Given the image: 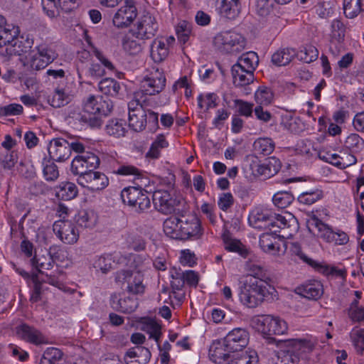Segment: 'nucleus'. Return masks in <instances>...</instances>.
I'll list each match as a JSON object with an SVG mask.
<instances>
[{
    "mask_svg": "<svg viewBox=\"0 0 364 364\" xmlns=\"http://www.w3.org/2000/svg\"><path fill=\"white\" fill-rule=\"evenodd\" d=\"M248 221L255 228L268 229L272 232L282 230L287 237L292 236L299 229L297 220L291 213L276 214L267 208H255L250 213Z\"/></svg>",
    "mask_w": 364,
    "mask_h": 364,
    "instance_id": "f257e3e1",
    "label": "nucleus"
},
{
    "mask_svg": "<svg viewBox=\"0 0 364 364\" xmlns=\"http://www.w3.org/2000/svg\"><path fill=\"white\" fill-rule=\"evenodd\" d=\"M277 291L271 284H262L261 282L250 280L242 281L240 288V302L248 308H256L264 301L273 299Z\"/></svg>",
    "mask_w": 364,
    "mask_h": 364,
    "instance_id": "f03ea898",
    "label": "nucleus"
},
{
    "mask_svg": "<svg viewBox=\"0 0 364 364\" xmlns=\"http://www.w3.org/2000/svg\"><path fill=\"white\" fill-rule=\"evenodd\" d=\"M252 323L259 332L267 336L268 343H274L279 346L284 343L272 337V336H282L287 333L288 323L282 318L268 314L255 318Z\"/></svg>",
    "mask_w": 364,
    "mask_h": 364,
    "instance_id": "7ed1b4c3",
    "label": "nucleus"
},
{
    "mask_svg": "<svg viewBox=\"0 0 364 364\" xmlns=\"http://www.w3.org/2000/svg\"><path fill=\"white\" fill-rule=\"evenodd\" d=\"M166 81L164 71L159 67H152L141 81V90L135 93V97L144 99V95H154L161 92L165 87Z\"/></svg>",
    "mask_w": 364,
    "mask_h": 364,
    "instance_id": "20e7f679",
    "label": "nucleus"
},
{
    "mask_svg": "<svg viewBox=\"0 0 364 364\" xmlns=\"http://www.w3.org/2000/svg\"><path fill=\"white\" fill-rule=\"evenodd\" d=\"M213 43L223 53H237L245 46V38L240 34L230 31L218 33L214 38Z\"/></svg>",
    "mask_w": 364,
    "mask_h": 364,
    "instance_id": "39448f33",
    "label": "nucleus"
},
{
    "mask_svg": "<svg viewBox=\"0 0 364 364\" xmlns=\"http://www.w3.org/2000/svg\"><path fill=\"white\" fill-rule=\"evenodd\" d=\"M57 56L58 54L51 46L46 44H41L28 54L27 60L32 69L39 70L45 68Z\"/></svg>",
    "mask_w": 364,
    "mask_h": 364,
    "instance_id": "423d86ee",
    "label": "nucleus"
},
{
    "mask_svg": "<svg viewBox=\"0 0 364 364\" xmlns=\"http://www.w3.org/2000/svg\"><path fill=\"white\" fill-rule=\"evenodd\" d=\"M146 101L145 97H135L129 103V126L135 132H141L146 127Z\"/></svg>",
    "mask_w": 364,
    "mask_h": 364,
    "instance_id": "0eeeda50",
    "label": "nucleus"
},
{
    "mask_svg": "<svg viewBox=\"0 0 364 364\" xmlns=\"http://www.w3.org/2000/svg\"><path fill=\"white\" fill-rule=\"evenodd\" d=\"M121 198L124 203L135 208L139 211H144L151 205L147 192L141 188H125L121 193Z\"/></svg>",
    "mask_w": 364,
    "mask_h": 364,
    "instance_id": "6e6552de",
    "label": "nucleus"
},
{
    "mask_svg": "<svg viewBox=\"0 0 364 364\" xmlns=\"http://www.w3.org/2000/svg\"><path fill=\"white\" fill-rule=\"evenodd\" d=\"M100 159L92 152H83L75 156L71 163V171L80 176L98 167Z\"/></svg>",
    "mask_w": 364,
    "mask_h": 364,
    "instance_id": "1a4fd4ad",
    "label": "nucleus"
},
{
    "mask_svg": "<svg viewBox=\"0 0 364 364\" xmlns=\"http://www.w3.org/2000/svg\"><path fill=\"white\" fill-rule=\"evenodd\" d=\"M77 183L92 192L105 189L109 185L107 176L100 171H90L89 173L78 176Z\"/></svg>",
    "mask_w": 364,
    "mask_h": 364,
    "instance_id": "9d476101",
    "label": "nucleus"
},
{
    "mask_svg": "<svg viewBox=\"0 0 364 364\" xmlns=\"http://www.w3.org/2000/svg\"><path fill=\"white\" fill-rule=\"evenodd\" d=\"M136 16L134 0H125L124 4L114 14L112 22L117 28H127L132 23Z\"/></svg>",
    "mask_w": 364,
    "mask_h": 364,
    "instance_id": "9b49d317",
    "label": "nucleus"
},
{
    "mask_svg": "<svg viewBox=\"0 0 364 364\" xmlns=\"http://www.w3.org/2000/svg\"><path fill=\"white\" fill-rule=\"evenodd\" d=\"M158 30L156 18L149 12H144L139 18L134 34L140 39H148L153 37Z\"/></svg>",
    "mask_w": 364,
    "mask_h": 364,
    "instance_id": "f8f14e48",
    "label": "nucleus"
},
{
    "mask_svg": "<svg viewBox=\"0 0 364 364\" xmlns=\"http://www.w3.org/2000/svg\"><path fill=\"white\" fill-rule=\"evenodd\" d=\"M179 220L181 240L198 239L202 235L200 222L196 215L183 216Z\"/></svg>",
    "mask_w": 364,
    "mask_h": 364,
    "instance_id": "ddd939ff",
    "label": "nucleus"
},
{
    "mask_svg": "<svg viewBox=\"0 0 364 364\" xmlns=\"http://www.w3.org/2000/svg\"><path fill=\"white\" fill-rule=\"evenodd\" d=\"M53 230L57 237L65 244H74L79 238V232L70 220L55 221Z\"/></svg>",
    "mask_w": 364,
    "mask_h": 364,
    "instance_id": "4468645a",
    "label": "nucleus"
},
{
    "mask_svg": "<svg viewBox=\"0 0 364 364\" xmlns=\"http://www.w3.org/2000/svg\"><path fill=\"white\" fill-rule=\"evenodd\" d=\"M249 339L250 335L246 329L235 328L224 338L225 347L232 353L238 352L247 346Z\"/></svg>",
    "mask_w": 364,
    "mask_h": 364,
    "instance_id": "2eb2a0df",
    "label": "nucleus"
},
{
    "mask_svg": "<svg viewBox=\"0 0 364 364\" xmlns=\"http://www.w3.org/2000/svg\"><path fill=\"white\" fill-rule=\"evenodd\" d=\"M116 279L127 283V289L134 294H141L145 291L143 274L139 272L122 270L117 272Z\"/></svg>",
    "mask_w": 364,
    "mask_h": 364,
    "instance_id": "dca6fc26",
    "label": "nucleus"
},
{
    "mask_svg": "<svg viewBox=\"0 0 364 364\" xmlns=\"http://www.w3.org/2000/svg\"><path fill=\"white\" fill-rule=\"evenodd\" d=\"M318 156L322 161L329 163L341 169H344L352 166L357 161L356 157L347 151H342L338 154L329 151H321Z\"/></svg>",
    "mask_w": 364,
    "mask_h": 364,
    "instance_id": "f3484780",
    "label": "nucleus"
},
{
    "mask_svg": "<svg viewBox=\"0 0 364 364\" xmlns=\"http://www.w3.org/2000/svg\"><path fill=\"white\" fill-rule=\"evenodd\" d=\"M16 334L22 340L35 346L47 345L49 339L41 331L23 323L16 328Z\"/></svg>",
    "mask_w": 364,
    "mask_h": 364,
    "instance_id": "a211bd4d",
    "label": "nucleus"
},
{
    "mask_svg": "<svg viewBox=\"0 0 364 364\" xmlns=\"http://www.w3.org/2000/svg\"><path fill=\"white\" fill-rule=\"evenodd\" d=\"M329 50L334 56H338L343 50L346 28L343 23L338 19H334L331 26Z\"/></svg>",
    "mask_w": 364,
    "mask_h": 364,
    "instance_id": "6ab92c4d",
    "label": "nucleus"
},
{
    "mask_svg": "<svg viewBox=\"0 0 364 364\" xmlns=\"http://www.w3.org/2000/svg\"><path fill=\"white\" fill-rule=\"evenodd\" d=\"M155 208L163 214H171L174 212L178 201L166 191L158 190L152 195Z\"/></svg>",
    "mask_w": 364,
    "mask_h": 364,
    "instance_id": "aec40b11",
    "label": "nucleus"
},
{
    "mask_svg": "<svg viewBox=\"0 0 364 364\" xmlns=\"http://www.w3.org/2000/svg\"><path fill=\"white\" fill-rule=\"evenodd\" d=\"M48 151L50 159L58 162L65 161L71 155L70 143L63 138L51 140L48 146Z\"/></svg>",
    "mask_w": 364,
    "mask_h": 364,
    "instance_id": "412c9836",
    "label": "nucleus"
},
{
    "mask_svg": "<svg viewBox=\"0 0 364 364\" xmlns=\"http://www.w3.org/2000/svg\"><path fill=\"white\" fill-rule=\"evenodd\" d=\"M77 1L78 0H41L43 10L50 18L58 16L60 10L70 12L78 6Z\"/></svg>",
    "mask_w": 364,
    "mask_h": 364,
    "instance_id": "4be33fe9",
    "label": "nucleus"
},
{
    "mask_svg": "<svg viewBox=\"0 0 364 364\" xmlns=\"http://www.w3.org/2000/svg\"><path fill=\"white\" fill-rule=\"evenodd\" d=\"M175 41L173 36L156 38L150 46V55L155 63L164 61L168 55L169 46Z\"/></svg>",
    "mask_w": 364,
    "mask_h": 364,
    "instance_id": "5701e85b",
    "label": "nucleus"
},
{
    "mask_svg": "<svg viewBox=\"0 0 364 364\" xmlns=\"http://www.w3.org/2000/svg\"><path fill=\"white\" fill-rule=\"evenodd\" d=\"M14 37L12 41L7 43L6 52L11 55H20L28 52L33 45V39L28 34L19 35Z\"/></svg>",
    "mask_w": 364,
    "mask_h": 364,
    "instance_id": "b1692460",
    "label": "nucleus"
},
{
    "mask_svg": "<svg viewBox=\"0 0 364 364\" xmlns=\"http://www.w3.org/2000/svg\"><path fill=\"white\" fill-rule=\"evenodd\" d=\"M296 292L308 299L317 300L323 295V287L320 281L311 279L299 286Z\"/></svg>",
    "mask_w": 364,
    "mask_h": 364,
    "instance_id": "393cba45",
    "label": "nucleus"
},
{
    "mask_svg": "<svg viewBox=\"0 0 364 364\" xmlns=\"http://www.w3.org/2000/svg\"><path fill=\"white\" fill-rule=\"evenodd\" d=\"M287 346L292 348L299 357L306 358L316 346V341L311 338H296L284 342Z\"/></svg>",
    "mask_w": 364,
    "mask_h": 364,
    "instance_id": "a878e982",
    "label": "nucleus"
},
{
    "mask_svg": "<svg viewBox=\"0 0 364 364\" xmlns=\"http://www.w3.org/2000/svg\"><path fill=\"white\" fill-rule=\"evenodd\" d=\"M151 358V353L146 348L137 346L129 349L124 355L127 364H146Z\"/></svg>",
    "mask_w": 364,
    "mask_h": 364,
    "instance_id": "bb28decb",
    "label": "nucleus"
},
{
    "mask_svg": "<svg viewBox=\"0 0 364 364\" xmlns=\"http://www.w3.org/2000/svg\"><path fill=\"white\" fill-rule=\"evenodd\" d=\"M18 33V26L7 23L5 17L0 15V47L6 46Z\"/></svg>",
    "mask_w": 364,
    "mask_h": 364,
    "instance_id": "cd10ccee",
    "label": "nucleus"
},
{
    "mask_svg": "<svg viewBox=\"0 0 364 364\" xmlns=\"http://www.w3.org/2000/svg\"><path fill=\"white\" fill-rule=\"evenodd\" d=\"M232 82L235 87H245L254 82V73L236 65L231 69Z\"/></svg>",
    "mask_w": 364,
    "mask_h": 364,
    "instance_id": "c85d7f7f",
    "label": "nucleus"
},
{
    "mask_svg": "<svg viewBox=\"0 0 364 364\" xmlns=\"http://www.w3.org/2000/svg\"><path fill=\"white\" fill-rule=\"evenodd\" d=\"M247 270V274L244 276L243 281L249 282L252 279L261 282L262 284H270L271 279L262 266L256 264H249Z\"/></svg>",
    "mask_w": 364,
    "mask_h": 364,
    "instance_id": "c756f323",
    "label": "nucleus"
},
{
    "mask_svg": "<svg viewBox=\"0 0 364 364\" xmlns=\"http://www.w3.org/2000/svg\"><path fill=\"white\" fill-rule=\"evenodd\" d=\"M138 305L137 299L133 296H125L120 299L117 296L112 297V307L123 313L129 314L134 311L138 307Z\"/></svg>",
    "mask_w": 364,
    "mask_h": 364,
    "instance_id": "7c9ffc66",
    "label": "nucleus"
},
{
    "mask_svg": "<svg viewBox=\"0 0 364 364\" xmlns=\"http://www.w3.org/2000/svg\"><path fill=\"white\" fill-rule=\"evenodd\" d=\"M259 245L262 250L272 255L279 252V244L276 232H264L259 237Z\"/></svg>",
    "mask_w": 364,
    "mask_h": 364,
    "instance_id": "2f4dec72",
    "label": "nucleus"
},
{
    "mask_svg": "<svg viewBox=\"0 0 364 364\" xmlns=\"http://www.w3.org/2000/svg\"><path fill=\"white\" fill-rule=\"evenodd\" d=\"M220 16L228 19H235L240 12L239 0H222L218 6Z\"/></svg>",
    "mask_w": 364,
    "mask_h": 364,
    "instance_id": "473e14b6",
    "label": "nucleus"
},
{
    "mask_svg": "<svg viewBox=\"0 0 364 364\" xmlns=\"http://www.w3.org/2000/svg\"><path fill=\"white\" fill-rule=\"evenodd\" d=\"M83 110L87 114L107 115V112L103 109L102 98L95 95H89L83 102Z\"/></svg>",
    "mask_w": 364,
    "mask_h": 364,
    "instance_id": "72a5a7b5",
    "label": "nucleus"
},
{
    "mask_svg": "<svg viewBox=\"0 0 364 364\" xmlns=\"http://www.w3.org/2000/svg\"><path fill=\"white\" fill-rule=\"evenodd\" d=\"M281 168V162L276 157H271L257 166V172L264 178L274 176Z\"/></svg>",
    "mask_w": 364,
    "mask_h": 364,
    "instance_id": "f704fd0d",
    "label": "nucleus"
},
{
    "mask_svg": "<svg viewBox=\"0 0 364 364\" xmlns=\"http://www.w3.org/2000/svg\"><path fill=\"white\" fill-rule=\"evenodd\" d=\"M223 240L227 251L236 252L244 258L247 257L248 250L245 246L239 240L232 237L229 232L223 235Z\"/></svg>",
    "mask_w": 364,
    "mask_h": 364,
    "instance_id": "c9c22d12",
    "label": "nucleus"
},
{
    "mask_svg": "<svg viewBox=\"0 0 364 364\" xmlns=\"http://www.w3.org/2000/svg\"><path fill=\"white\" fill-rule=\"evenodd\" d=\"M258 63L259 58L257 54L255 52L250 51L243 53L237 59V61L235 65L254 73Z\"/></svg>",
    "mask_w": 364,
    "mask_h": 364,
    "instance_id": "e433bc0d",
    "label": "nucleus"
},
{
    "mask_svg": "<svg viewBox=\"0 0 364 364\" xmlns=\"http://www.w3.org/2000/svg\"><path fill=\"white\" fill-rule=\"evenodd\" d=\"M17 152L14 150L0 151V171H11L18 162Z\"/></svg>",
    "mask_w": 364,
    "mask_h": 364,
    "instance_id": "4c0bfd02",
    "label": "nucleus"
},
{
    "mask_svg": "<svg viewBox=\"0 0 364 364\" xmlns=\"http://www.w3.org/2000/svg\"><path fill=\"white\" fill-rule=\"evenodd\" d=\"M78 190L75 183L65 181L60 183L56 188V195L58 198L69 200L75 198Z\"/></svg>",
    "mask_w": 364,
    "mask_h": 364,
    "instance_id": "58836bf2",
    "label": "nucleus"
},
{
    "mask_svg": "<svg viewBox=\"0 0 364 364\" xmlns=\"http://www.w3.org/2000/svg\"><path fill=\"white\" fill-rule=\"evenodd\" d=\"M232 350H228L225 347V341L223 343L214 342L210 348V355L214 359L215 362H220V360H226L231 358L230 353Z\"/></svg>",
    "mask_w": 364,
    "mask_h": 364,
    "instance_id": "ea45409f",
    "label": "nucleus"
},
{
    "mask_svg": "<svg viewBox=\"0 0 364 364\" xmlns=\"http://www.w3.org/2000/svg\"><path fill=\"white\" fill-rule=\"evenodd\" d=\"M180 220L171 217L165 220L163 224L164 233L169 237L181 240Z\"/></svg>",
    "mask_w": 364,
    "mask_h": 364,
    "instance_id": "a19ab883",
    "label": "nucleus"
},
{
    "mask_svg": "<svg viewBox=\"0 0 364 364\" xmlns=\"http://www.w3.org/2000/svg\"><path fill=\"white\" fill-rule=\"evenodd\" d=\"M168 146V142L164 134H158L152 142L149 150L146 154V157L156 159L161 155V150Z\"/></svg>",
    "mask_w": 364,
    "mask_h": 364,
    "instance_id": "79ce46f5",
    "label": "nucleus"
},
{
    "mask_svg": "<svg viewBox=\"0 0 364 364\" xmlns=\"http://www.w3.org/2000/svg\"><path fill=\"white\" fill-rule=\"evenodd\" d=\"M296 55L294 49L284 48L275 52L272 56V62L277 66H284L289 64Z\"/></svg>",
    "mask_w": 364,
    "mask_h": 364,
    "instance_id": "37998d69",
    "label": "nucleus"
},
{
    "mask_svg": "<svg viewBox=\"0 0 364 364\" xmlns=\"http://www.w3.org/2000/svg\"><path fill=\"white\" fill-rule=\"evenodd\" d=\"M97 220V216L92 210L80 211L76 216L77 224L84 228H93Z\"/></svg>",
    "mask_w": 364,
    "mask_h": 364,
    "instance_id": "c03bdc74",
    "label": "nucleus"
},
{
    "mask_svg": "<svg viewBox=\"0 0 364 364\" xmlns=\"http://www.w3.org/2000/svg\"><path fill=\"white\" fill-rule=\"evenodd\" d=\"M105 130L109 135L116 138L124 136L127 132L124 121L117 119L109 120L105 127Z\"/></svg>",
    "mask_w": 364,
    "mask_h": 364,
    "instance_id": "a18cd8bd",
    "label": "nucleus"
},
{
    "mask_svg": "<svg viewBox=\"0 0 364 364\" xmlns=\"http://www.w3.org/2000/svg\"><path fill=\"white\" fill-rule=\"evenodd\" d=\"M229 364H258L257 353L254 350H248L240 354L232 355Z\"/></svg>",
    "mask_w": 364,
    "mask_h": 364,
    "instance_id": "49530a36",
    "label": "nucleus"
},
{
    "mask_svg": "<svg viewBox=\"0 0 364 364\" xmlns=\"http://www.w3.org/2000/svg\"><path fill=\"white\" fill-rule=\"evenodd\" d=\"M63 352L57 348H47L40 360L39 364H58L63 359Z\"/></svg>",
    "mask_w": 364,
    "mask_h": 364,
    "instance_id": "de8ad7c7",
    "label": "nucleus"
},
{
    "mask_svg": "<svg viewBox=\"0 0 364 364\" xmlns=\"http://www.w3.org/2000/svg\"><path fill=\"white\" fill-rule=\"evenodd\" d=\"M363 0L343 1V11L347 18H353L357 16L363 11Z\"/></svg>",
    "mask_w": 364,
    "mask_h": 364,
    "instance_id": "09e8293b",
    "label": "nucleus"
},
{
    "mask_svg": "<svg viewBox=\"0 0 364 364\" xmlns=\"http://www.w3.org/2000/svg\"><path fill=\"white\" fill-rule=\"evenodd\" d=\"M99 89L105 95L117 96L121 87L114 79L105 78L99 82Z\"/></svg>",
    "mask_w": 364,
    "mask_h": 364,
    "instance_id": "8fccbe9b",
    "label": "nucleus"
},
{
    "mask_svg": "<svg viewBox=\"0 0 364 364\" xmlns=\"http://www.w3.org/2000/svg\"><path fill=\"white\" fill-rule=\"evenodd\" d=\"M85 40L90 47L92 53L95 57L100 61L105 68L109 71H114L115 68L113 63L91 42L90 37L87 35V32H85Z\"/></svg>",
    "mask_w": 364,
    "mask_h": 364,
    "instance_id": "3c124183",
    "label": "nucleus"
},
{
    "mask_svg": "<svg viewBox=\"0 0 364 364\" xmlns=\"http://www.w3.org/2000/svg\"><path fill=\"white\" fill-rule=\"evenodd\" d=\"M73 96L63 89H56L50 100V105L54 107H60L68 105Z\"/></svg>",
    "mask_w": 364,
    "mask_h": 364,
    "instance_id": "603ef678",
    "label": "nucleus"
},
{
    "mask_svg": "<svg viewBox=\"0 0 364 364\" xmlns=\"http://www.w3.org/2000/svg\"><path fill=\"white\" fill-rule=\"evenodd\" d=\"M218 97L215 93H203L197 97L198 105L200 109L208 111L218 105Z\"/></svg>",
    "mask_w": 364,
    "mask_h": 364,
    "instance_id": "864d4df0",
    "label": "nucleus"
},
{
    "mask_svg": "<svg viewBox=\"0 0 364 364\" xmlns=\"http://www.w3.org/2000/svg\"><path fill=\"white\" fill-rule=\"evenodd\" d=\"M253 147L258 154L269 155L274 149V143L270 138H259L254 142Z\"/></svg>",
    "mask_w": 364,
    "mask_h": 364,
    "instance_id": "5fc2aeb1",
    "label": "nucleus"
},
{
    "mask_svg": "<svg viewBox=\"0 0 364 364\" xmlns=\"http://www.w3.org/2000/svg\"><path fill=\"white\" fill-rule=\"evenodd\" d=\"M117 255L112 257L111 255H104L99 256L94 262L93 267L96 269L100 270L103 274H107L112 269V262L114 258H116Z\"/></svg>",
    "mask_w": 364,
    "mask_h": 364,
    "instance_id": "6e6d98bb",
    "label": "nucleus"
},
{
    "mask_svg": "<svg viewBox=\"0 0 364 364\" xmlns=\"http://www.w3.org/2000/svg\"><path fill=\"white\" fill-rule=\"evenodd\" d=\"M255 100L259 106L269 105L273 100V93L267 87H259L255 93Z\"/></svg>",
    "mask_w": 364,
    "mask_h": 364,
    "instance_id": "4d7b16f0",
    "label": "nucleus"
},
{
    "mask_svg": "<svg viewBox=\"0 0 364 364\" xmlns=\"http://www.w3.org/2000/svg\"><path fill=\"white\" fill-rule=\"evenodd\" d=\"M294 196L288 191H279L272 198L273 203L279 208H285L294 201Z\"/></svg>",
    "mask_w": 364,
    "mask_h": 364,
    "instance_id": "13d9d810",
    "label": "nucleus"
},
{
    "mask_svg": "<svg viewBox=\"0 0 364 364\" xmlns=\"http://www.w3.org/2000/svg\"><path fill=\"white\" fill-rule=\"evenodd\" d=\"M125 240L127 245L135 251H142L146 248L144 239L136 233H127Z\"/></svg>",
    "mask_w": 364,
    "mask_h": 364,
    "instance_id": "bf43d9fd",
    "label": "nucleus"
},
{
    "mask_svg": "<svg viewBox=\"0 0 364 364\" xmlns=\"http://www.w3.org/2000/svg\"><path fill=\"white\" fill-rule=\"evenodd\" d=\"M141 330L149 333L150 338L154 339L159 346L161 328L156 322L151 319L146 320L142 323Z\"/></svg>",
    "mask_w": 364,
    "mask_h": 364,
    "instance_id": "052dcab7",
    "label": "nucleus"
},
{
    "mask_svg": "<svg viewBox=\"0 0 364 364\" xmlns=\"http://www.w3.org/2000/svg\"><path fill=\"white\" fill-rule=\"evenodd\" d=\"M31 264L39 272H41L42 269H50L53 267V259L49 254L38 255L31 259Z\"/></svg>",
    "mask_w": 364,
    "mask_h": 364,
    "instance_id": "680f3d73",
    "label": "nucleus"
},
{
    "mask_svg": "<svg viewBox=\"0 0 364 364\" xmlns=\"http://www.w3.org/2000/svg\"><path fill=\"white\" fill-rule=\"evenodd\" d=\"M132 262L130 267L134 268L132 272H139L142 274L150 265L149 259L141 255H134L131 256Z\"/></svg>",
    "mask_w": 364,
    "mask_h": 364,
    "instance_id": "e2e57ef3",
    "label": "nucleus"
},
{
    "mask_svg": "<svg viewBox=\"0 0 364 364\" xmlns=\"http://www.w3.org/2000/svg\"><path fill=\"white\" fill-rule=\"evenodd\" d=\"M323 196V193L319 189H314L301 193L298 197V200L305 205H311L320 200Z\"/></svg>",
    "mask_w": 364,
    "mask_h": 364,
    "instance_id": "0e129e2a",
    "label": "nucleus"
},
{
    "mask_svg": "<svg viewBox=\"0 0 364 364\" xmlns=\"http://www.w3.org/2000/svg\"><path fill=\"white\" fill-rule=\"evenodd\" d=\"M100 63L92 62L85 69L84 73L92 78H99L105 75V69L108 70L104 66V65L99 61Z\"/></svg>",
    "mask_w": 364,
    "mask_h": 364,
    "instance_id": "69168bd1",
    "label": "nucleus"
},
{
    "mask_svg": "<svg viewBox=\"0 0 364 364\" xmlns=\"http://www.w3.org/2000/svg\"><path fill=\"white\" fill-rule=\"evenodd\" d=\"M284 128L289 132L299 134L304 130V124L299 117H289L284 122Z\"/></svg>",
    "mask_w": 364,
    "mask_h": 364,
    "instance_id": "338daca9",
    "label": "nucleus"
},
{
    "mask_svg": "<svg viewBox=\"0 0 364 364\" xmlns=\"http://www.w3.org/2000/svg\"><path fill=\"white\" fill-rule=\"evenodd\" d=\"M350 338L357 350H364V329L358 327L353 328L350 333Z\"/></svg>",
    "mask_w": 364,
    "mask_h": 364,
    "instance_id": "774afa93",
    "label": "nucleus"
}]
</instances>
